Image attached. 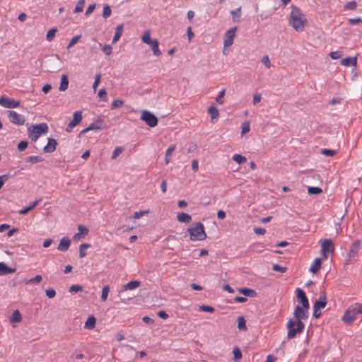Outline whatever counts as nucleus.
Masks as SVG:
<instances>
[{
    "instance_id": "f257e3e1",
    "label": "nucleus",
    "mask_w": 362,
    "mask_h": 362,
    "mask_svg": "<svg viewBox=\"0 0 362 362\" xmlns=\"http://www.w3.org/2000/svg\"><path fill=\"white\" fill-rule=\"evenodd\" d=\"M308 309L309 308H305L300 305L296 306L293 312V316L296 318V321L289 320L286 324L288 339L294 338L297 334H300L303 332L305 325L302 320L308 319Z\"/></svg>"
},
{
    "instance_id": "f03ea898",
    "label": "nucleus",
    "mask_w": 362,
    "mask_h": 362,
    "mask_svg": "<svg viewBox=\"0 0 362 362\" xmlns=\"http://www.w3.org/2000/svg\"><path fill=\"white\" fill-rule=\"evenodd\" d=\"M291 11L288 18V24L296 31L302 32L305 28L307 19L301 10L295 5L291 6Z\"/></svg>"
},
{
    "instance_id": "7ed1b4c3",
    "label": "nucleus",
    "mask_w": 362,
    "mask_h": 362,
    "mask_svg": "<svg viewBox=\"0 0 362 362\" xmlns=\"http://www.w3.org/2000/svg\"><path fill=\"white\" fill-rule=\"evenodd\" d=\"M189 239L192 241L204 240L206 238L204 226L201 222H194L187 229Z\"/></svg>"
},
{
    "instance_id": "20e7f679",
    "label": "nucleus",
    "mask_w": 362,
    "mask_h": 362,
    "mask_svg": "<svg viewBox=\"0 0 362 362\" xmlns=\"http://www.w3.org/2000/svg\"><path fill=\"white\" fill-rule=\"evenodd\" d=\"M358 314H362V306L361 303H356L345 311L341 320L345 324L349 325L352 324Z\"/></svg>"
},
{
    "instance_id": "39448f33",
    "label": "nucleus",
    "mask_w": 362,
    "mask_h": 362,
    "mask_svg": "<svg viewBox=\"0 0 362 362\" xmlns=\"http://www.w3.org/2000/svg\"><path fill=\"white\" fill-rule=\"evenodd\" d=\"M48 130V125L46 123L33 125L28 129L29 138L33 141H36L41 134H46Z\"/></svg>"
},
{
    "instance_id": "423d86ee",
    "label": "nucleus",
    "mask_w": 362,
    "mask_h": 362,
    "mask_svg": "<svg viewBox=\"0 0 362 362\" xmlns=\"http://www.w3.org/2000/svg\"><path fill=\"white\" fill-rule=\"evenodd\" d=\"M141 119L145 122L150 127H154L158 124V118L148 110L143 111L141 115Z\"/></svg>"
},
{
    "instance_id": "0eeeda50",
    "label": "nucleus",
    "mask_w": 362,
    "mask_h": 362,
    "mask_svg": "<svg viewBox=\"0 0 362 362\" xmlns=\"http://www.w3.org/2000/svg\"><path fill=\"white\" fill-rule=\"evenodd\" d=\"M8 118L11 122L16 125H23L25 123V117L21 114L17 113L16 111L9 110Z\"/></svg>"
},
{
    "instance_id": "6e6552de",
    "label": "nucleus",
    "mask_w": 362,
    "mask_h": 362,
    "mask_svg": "<svg viewBox=\"0 0 362 362\" xmlns=\"http://www.w3.org/2000/svg\"><path fill=\"white\" fill-rule=\"evenodd\" d=\"M0 105L6 108H15L20 105V101L1 96L0 98Z\"/></svg>"
},
{
    "instance_id": "1a4fd4ad",
    "label": "nucleus",
    "mask_w": 362,
    "mask_h": 362,
    "mask_svg": "<svg viewBox=\"0 0 362 362\" xmlns=\"http://www.w3.org/2000/svg\"><path fill=\"white\" fill-rule=\"evenodd\" d=\"M360 248V240H356L351 245L349 252L348 254L347 261L351 262L355 260Z\"/></svg>"
},
{
    "instance_id": "9d476101",
    "label": "nucleus",
    "mask_w": 362,
    "mask_h": 362,
    "mask_svg": "<svg viewBox=\"0 0 362 362\" xmlns=\"http://www.w3.org/2000/svg\"><path fill=\"white\" fill-rule=\"evenodd\" d=\"M334 251L332 241L330 239H325L321 244V252L324 258L327 257V254Z\"/></svg>"
},
{
    "instance_id": "9b49d317",
    "label": "nucleus",
    "mask_w": 362,
    "mask_h": 362,
    "mask_svg": "<svg viewBox=\"0 0 362 362\" xmlns=\"http://www.w3.org/2000/svg\"><path fill=\"white\" fill-rule=\"evenodd\" d=\"M296 293L297 298L299 300V302L302 304V306L304 307L305 308H309V301L303 290L300 288H297L296 290Z\"/></svg>"
},
{
    "instance_id": "f8f14e48",
    "label": "nucleus",
    "mask_w": 362,
    "mask_h": 362,
    "mask_svg": "<svg viewBox=\"0 0 362 362\" xmlns=\"http://www.w3.org/2000/svg\"><path fill=\"white\" fill-rule=\"evenodd\" d=\"M237 30V27H233L229 29L225 34L224 37V46L229 47L233 45V40L235 37V33Z\"/></svg>"
},
{
    "instance_id": "ddd939ff",
    "label": "nucleus",
    "mask_w": 362,
    "mask_h": 362,
    "mask_svg": "<svg viewBox=\"0 0 362 362\" xmlns=\"http://www.w3.org/2000/svg\"><path fill=\"white\" fill-rule=\"evenodd\" d=\"M57 145L56 139L48 138L47 144L44 147L43 151L45 153H52L56 150Z\"/></svg>"
},
{
    "instance_id": "4468645a",
    "label": "nucleus",
    "mask_w": 362,
    "mask_h": 362,
    "mask_svg": "<svg viewBox=\"0 0 362 362\" xmlns=\"http://www.w3.org/2000/svg\"><path fill=\"white\" fill-rule=\"evenodd\" d=\"M103 129V122L101 120H98L95 122L91 123L88 127L83 129L81 132V134H84L86 132H88L90 130H100Z\"/></svg>"
},
{
    "instance_id": "2eb2a0df",
    "label": "nucleus",
    "mask_w": 362,
    "mask_h": 362,
    "mask_svg": "<svg viewBox=\"0 0 362 362\" xmlns=\"http://www.w3.org/2000/svg\"><path fill=\"white\" fill-rule=\"evenodd\" d=\"M326 305H327V296H326V293L325 292L322 295H321L320 296L318 300H317L315 302L313 308L320 310V309L325 308Z\"/></svg>"
},
{
    "instance_id": "dca6fc26",
    "label": "nucleus",
    "mask_w": 362,
    "mask_h": 362,
    "mask_svg": "<svg viewBox=\"0 0 362 362\" xmlns=\"http://www.w3.org/2000/svg\"><path fill=\"white\" fill-rule=\"evenodd\" d=\"M42 201L41 199H39L37 200H35V202H30L29 205L26 207H24L23 209H21L18 211V214L21 215H25L27 214L30 211L33 209L35 207H36L40 202Z\"/></svg>"
},
{
    "instance_id": "f3484780",
    "label": "nucleus",
    "mask_w": 362,
    "mask_h": 362,
    "mask_svg": "<svg viewBox=\"0 0 362 362\" xmlns=\"http://www.w3.org/2000/svg\"><path fill=\"white\" fill-rule=\"evenodd\" d=\"M71 245V240L66 237H64L61 239L59 244L57 247L58 250L65 252L66 251Z\"/></svg>"
},
{
    "instance_id": "a211bd4d",
    "label": "nucleus",
    "mask_w": 362,
    "mask_h": 362,
    "mask_svg": "<svg viewBox=\"0 0 362 362\" xmlns=\"http://www.w3.org/2000/svg\"><path fill=\"white\" fill-rule=\"evenodd\" d=\"M15 272V268L8 267L4 262H0V276L12 274Z\"/></svg>"
},
{
    "instance_id": "6ab92c4d",
    "label": "nucleus",
    "mask_w": 362,
    "mask_h": 362,
    "mask_svg": "<svg viewBox=\"0 0 362 362\" xmlns=\"http://www.w3.org/2000/svg\"><path fill=\"white\" fill-rule=\"evenodd\" d=\"M357 64V58L356 57H348L344 59H343L341 61V64L345 66H350L351 65H353L354 66H356Z\"/></svg>"
},
{
    "instance_id": "aec40b11",
    "label": "nucleus",
    "mask_w": 362,
    "mask_h": 362,
    "mask_svg": "<svg viewBox=\"0 0 362 362\" xmlns=\"http://www.w3.org/2000/svg\"><path fill=\"white\" fill-rule=\"evenodd\" d=\"M123 29H124L123 24H119L116 27L115 36L113 37V39L112 40V42L113 44L117 42L119 40L120 37L122 35Z\"/></svg>"
},
{
    "instance_id": "412c9836",
    "label": "nucleus",
    "mask_w": 362,
    "mask_h": 362,
    "mask_svg": "<svg viewBox=\"0 0 362 362\" xmlns=\"http://www.w3.org/2000/svg\"><path fill=\"white\" fill-rule=\"evenodd\" d=\"M238 292L245 296L251 298L255 297L257 296V292L255 290L248 288H240L238 289Z\"/></svg>"
},
{
    "instance_id": "4be33fe9",
    "label": "nucleus",
    "mask_w": 362,
    "mask_h": 362,
    "mask_svg": "<svg viewBox=\"0 0 362 362\" xmlns=\"http://www.w3.org/2000/svg\"><path fill=\"white\" fill-rule=\"evenodd\" d=\"M177 221L180 223H189L192 221V217L188 214L185 212L178 213L177 215Z\"/></svg>"
},
{
    "instance_id": "5701e85b",
    "label": "nucleus",
    "mask_w": 362,
    "mask_h": 362,
    "mask_svg": "<svg viewBox=\"0 0 362 362\" xmlns=\"http://www.w3.org/2000/svg\"><path fill=\"white\" fill-rule=\"evenodd\" d=\"M95 317L93 315H90L84 324V328L88 329H92L95 327Z\"/></svg>"
},
{
    "instance_id": "b1692460",
    "label": "nucleus",
    "mask_w": 362,
    "mask_h": 362,
    "mask_svg": "<svg viewBox=\"0 0 362 362\" xmlns=\"http://www.w3.org/2000/svg\"><path fill=\"white\" fill-rule=\"evenodd\" d=\"M68 86H69L68 76L66 74H63L61 78L60 86H59V89L60 91H65L68 88Z\"/></svg>"
},
{
    "instance_id": "393cba45",
    "label": "nucleus",
    "mask_w": 362,
    "mask_h": 362,
    "mask_svg": "<svg viewBox=\"0 0 362 362\" xmlns=\"http://www.w3.org/2000/svg\"><path fill=\"white\" fill-rule=\"evenodd\" d=\"M320 267L321 259L320 258H316L310 267L309 271L313 274H315L319 271Z\"/></svg>"
},
{
    "instance_id": "a878e982",
    "label": "nucleus",
    "mask_w": 362,
    "mask_h": 362,
    "mask_svg": "<svg viewBox=\"0 0 362 362\" xmlns=\"http://www.w3.org/2000/svg\"><path fill=\"white\" fill-rule=\"evenodd\" d=\"M149 45L151 46L152 51L155 56L158 57L161 54V52L159 49V42L158 40L154 39L153 41Z\"/></svg>"
},
{
    "instance_id": "bb28decb",
    "label": "nucleus",
    "mask_w": 362,
    "mask_h": 362,
    "mask_svg": "<svg viewBox=\"0 0 362 362\" xmlns=\"http://www.w3.org/2000/svg\"><path fill=\"white\" fill-rule=\"evenodd\" d=\"M141 282L138 280L131 281L124 286V290H133L139 287Z\"/></svg>"
},
{
    "instance_id": "cd10ccee",
    "label": "nucleus",
    "mask_w": 362,
    "mask_h": 362,
    "mask_svg": "<svg viewBox=\"0 0 362 362\" xmlns=\"http://www.w3.org/2000/svg\"><path fill=\"white\" fill-rule=\"evenodd\" d=\"M211 120L217 119L219 116L218 110L215 106H210L207 110Z\"/></svg>"
},
{
    "instance_id": "c85d7f7f",
    "label": "nucleus",
    "mask_w": 362,
    "mask_h": 362,
    "mask_svg": "<svg viewBox=\"0 0 362 362\" xmlns=\"http://www.w3.org/2000/svg\"><path fill=\"white\" fill-rule=\"evenodd\" d=\"M82 120V112L81 110H78L74 112L73 119L71 122L75 124H78Z\"/></svg>"
},
{
    "instance_id": "c756f323",
    "label": "nucleus",
    "mask_w": 362,
    "mask_h": 362,
    "mask_svg": "<svg viewBox=\"0 0 362 362\" xmlns=\"http://www.w3.org/2000/svg\"><path fill=\"white\" fill-rule=\"evenodd\" d=\"M22 320L21 315L19 310H16L13 312L12 315L10 317L11 322H19Z\"/></svg>"
},
{
    "instance_id": "7c9ffc66",
    "label": "nucleus",
    "mask_w": 362,
    "mask_h": 362,
    "mask_svg": "<svg viewBox=\"0 0 362 362\" xmlns=\"http://www.w3.org/2000/svg\"><path fill=\"white\" fill-rule=\"evenodd\" d=\"M141 41L147 45H150L153 41V40H151V38L150 30H147L144 33V35L141 37Z\"/></svg>"
},
{
    "instance_id": "2f4dec72",
    "label": "nucleus",
    "mask_w": 362,
    "mask_h": 362,
    "mask_svg": "<svg viewBox=\"0 0 362 362\" xmlns=\"http://www.w3.org/2000/svg\"><path fill=\"white\" fill-rule=\"evenodd\" d=\"M175 145H171L168 148L165 156V161L166 164L169 163L171 154L175 150Z\"/></svg>"
},
{
    "instance_id": "473e14b6",
    "label": "nucleus",
    "mask_w": 362,
    "mask_h": 362,
    "mask_svg": "<svg viewBox=\"0 0 362 362\" xmlns=\"http://www.w3.org/2000/svg\"><path fill=\"white\" fill-rule=\"evenodd\" d=\"M238 327L240 330H242V331L247 330L246 321H245L244 317H243V316L238 317Z\"/></svg>"
},
{
    "instance_id": "72a5a7b5",
    "label": "nucleus",
    "mask_w": 362,
    "mask_h": 362,
    "mask_svg": "<svg viewBox=\"0 0 362 362\" xmlns=\"http://www.w3.org/2000/svg\"><path fill=\"white\" fill-rule=\"evenodd\" d=\"M43 158L38 156H31L26 158L25 161L32 163H36L43 161Z\"/></svg>"
},
{
    "instance_id": "f704fd0d",
    "label": "nucleus",
    "mask_w": 362,
    "mask_h": 362,
    "mask_svg": "<svg viewBox=\"0 0 362 362\" xmlns=\"http://www.w3.org/2000/svg\"><path fill=\"white\" fill-rule=\"evenodd\" d=\"M90 247V244L88 243H82L79 246V257L81 258L86 256V252H85V249L89 248Z\"/></svg>"
},
{
    "instance_id": "c9c22d12",
    "label": "nucleus",
    "mask_w": 362,
    "mask_h": 362,
    "mask_svg": "<svg viewBox=\"0 0 362 362\" xmlns=\"http://www.w3.org/2000/svg\"><path fill=\"white\" fill-rule=\"evenodd\" d=\"M57 32V29L55 28L49 29L46 35L47 40L51 42L54 39Z\"/></svg>"
},
{
    "instance_id": "e433bc0d",
    "label": "nucleus",
    "mask_w": 362,
    "mask_h": 362,
    "mask_svg": "<svg viewBox=\"0 0 362 362\" xmlns=\"http://www.w3.org/2000/svg\"><path fill=\"white\" fill-rule=\"evenodd\" d=\"M232 159L238 164H243L246 161V158L240 154H234Z\"/></svg>"
},
{
    "instance_id": "4c0bfd02",
    "label": "nucleus",
    "mask_w": 362,
    "mask_h": 362,
    "mask_svg": "<svg viewBox=\"0 0 362 362\" xmlns=\"http://www.w3.org/2000/svg\"><path fill=\"white\" fill-rule=\"evenodd\" d=\"M41 275H36L35 277L25 281V284H38L42 281Z\"/></svg>"
},
{
    "instance_id": "58836bf2",
    "label": "nucleus",
    "mask_w": 362,
    "mask_h": 362,
    "mask_svg": "<svg viewBox=\"0 0 362 362\" xmlns=\"http://www.w3.org/2000/svg\"><path fill=\"white\" fill-rule=\"evenodd\" d=\"M309 194H320L322 192V189L318 187H309L308 189Z\"/></svg>"
},
{
    "instance_id": "ea45409f",
    "label": "nucleus",
    "mask_w": 362,
    "mask_h": 362,
    "mask_svg": "<svg viewBox=\"0 0 362 362\" xmlns=\"http://www.w3.org/2000/svg\"><path fill=\"white\" fill-rule=\"evenodd\" d=\"M124 105V100L120 99L114 100L111 103V109H117L121 107Z\"/></svg>"
},
{
    "instance_id": "a19ab883",
    "label": "nucleus",
    "mask_w": 362,
    "mask_h": 362,
    "mask_svg": "<svg viewBox=\"0 0 362 362\" xmlns=\"http://www.w3.org/2000/svg\"><path fill=\"white\" fill-rule=\"evenodd\" d=\"M83 291V286H80V285H77V284H74L72 286H71L69 288V291L74 294V293H76L78 291Z\"/></svg>"
},
{
    "instance_id": "79ce46f5",
    "label": "nucleus",
    "mask_w": 362,
    "mask_h": 362,
    "mask_svg": "<svg viewBox=\"0 0 362 362\" xmlns=\"http://www.w3.org/2000/svg\"><path fill=\"white\" fill-rule=\"evenodd\" d=\"M84 4H85L84 0H79L76 4V6L74 8V13L81 12L83 9Z\"/></svg>"
},
{
    "instance_id": "37998d69",
    "label": "nucleus",
    "mask_w": 362,
    "mask_h": 362,
    "mask_svg": "<svg viewBox=\"0 0 362 362\" xmlns=\"http://www.w3.org/2000/svg\"><path fill=\"white\" fill-rule=\"evenodd\" d=\"M109 291H110L109 286L107 285L103 288L102 294H101V300L102 301H105L107 300Z\"/></svg>"
},
{
    "instance_id": "c03bdc74",
    "label": "nucleus",
    "mask_w": 362,
    "mask_h": 362,
    "mask_svg": "<svg viewBox=\"0 0 362 362\" xmlns=\"http://www.w3.org/2000/svg\"><path fill=\"white\" fill-rule=\"evenodd\" d=\"M225 95V89H222L218 96L216 98V102L220 105H222L224 103V100H223V97Z\"/></svg>"
},
{
    "instance_id": "a18cd8bd",
    "label": "nucleus",
    "mask_w": 362,
    "mask_h": 362,
    "mask_svg": "<svg viewBox=\"0 0 362 362\" xmlns=\"http://www.w3.org/2000/svg\"><path fill=\"white\" fill-rule=\"evenodd\" d=\"M321 153L325 156H333L334 155H335L337 153V151L332 150V149L324 148V149H322Z\"/></svg>"
},
{
    "instance_id": "49530a36",
    "label": "nucleus",
    "mask_w": 362,
    "mask_h": 362,
    "mask_svg": "<svg viewBox=\"0 0 362 362\" xmlns=\"http://www.w3.org/2000/svg\"><path fill=\"white\" fill-rule=\"evenodd\" d=\"M357 7V4L355 1H351L346 4L344 8L346 10H355Z\"/></svg>"
},
{
    "instance_id": "de8ad7c7",
    "label": "nucleus",
    "mask_w": 362,
    "mask_h": 362,
    "mask_svg": "<svg viewBox=\"0 0 362 362\" xmlns=\"http://www.w3.org/2000/svg\"><path fill=\"white\" fill-rule=\"evenodd\" d=\"M273 271L279 272L281 273H284L287 271V268L285 267H282L279 264H275L272 266Z\"/></svg>"
},
{
    "instance_id": "09e8293b",
    "label": "nucleus",
    "mask_w": 362,
    "mask_h": 362,
    "mask_svg": "<svg viewBox=\"0 0 362 362\" xmlns=\"http://www.w3.org/2000/svg\"><path fill=\"white\" fill-rule=\"evenodd\" d=\"M81 37V35H80L73 37L67 45V49L71 48L75 44H76Z\"/></svg>"
},
{
    "instance_id": "8fccbe9b",
    "label": "nucleus",
    "mask_w": 362,
    "mask_h": 362,
    "mask_svg": "<svg viewBox=\"0 0 362 362\" xmlns=\"http://www.w3.org/2000/svg\"><path fill=\"white\" fill-rule=\"evenodd\" d=\"M111 15V8L107 4L103 7V16L104 18H107Z\"/></svg>"
},
{
    "instance_id": "3c124183",
    "label": "nucleus",
    "mask_w": 362,
    "mask_h": 362,
    "mask_svg": "<svg viewBox=\"0 0 362 362\" xmlns=\"http://www.w3.org/2000/svg\"><path fill=\"white\" fill-rule=\"evenodd\" d=\"M343 55L341 51H334L329 53V56L332 59H338Z\"/></svg>"
},
{
    "instance_id": "603ef678",
    "label": "nucleus",
    "mask_w": 362,
    "mask_h": 362,
    "mask_svg": "<svg viewBox=\"0 0 362 362\" xmlns=\"http://www.w3.org/2000/svg\"><path fill=\"white\" fill-rule=\"evenodd\" d=\"M78 233L81 234L82 236L87 235L88 233V228L83 225H79L78 226Z\"/></svg>"
},
{
    "instance_id": "864d4df0",
    "label": "nucleus",
    "mask_w": 362,
    "mask_h": 362,
    "mask_svg": "<svg viewBox=\"0 0 362 362\" xmlns=\"http://www.w3.org/2000/svg\"><path fill=\"white\" fill-rule=\"evenodd\" d=\"M250 127L248 122H245L242 124V134H245L250 132Z\"/></svg>"
},
{
    "instance_id": "5fc2aeb1",
    "label": "nucleus",
    "mask_w": 362,
    "mask_h": 362,
    "mask_svg": "<svg viewBox=\"0 0 362 362\" xmlns=\"http://www.w3.org/2000/svg\"><path fill=\"white\" fill-rule=\"evenodd\" d=\"M28 142L27 141H21L18 144V149L20 151H23L28 147Z\"/></svg>"
},
{
    "instance_id": "6e6d98bb",
    "label": "nucleus",
    "mask_w": 362,
    "mask_h": 362,
    "mask_svg": "<svg viewBox=\"0 0 362 362\" xmlns=\"http://www.w3.org/2000/svg\"><path fill=\"white\" fill-rule=\"evenodd\" d=\"M122 151V148L121 147H116L115 150L112 152L111 158L115 159Z\"/></svg>"
},
{
    "instance_id": "4d7b16f0",
    "label": "nucleus",
    "mask_w": 362,
    "mask_h": 362,
    "mask_svg": "<svg viewBox=\"0 0 362 362\" xmlns=\"http://www.w3.org/2000/svg\"><path fill=\"white\" fill-rule=\"evenodd\" d=\"M199 310L203 312L213 313L214 308L210 305H202L199 307Z\"/></svg>"
},
{
    "instance_id": "13d9d810",
    "label": "nucleus",
    "mask_w": 362,
    "mask_h": 362,
    "mask_svg": "<svg viewBox=\"0 0 362 362\" xmlns=\"http://www.w3.org/2000/svg\"><path fill=\"white\" fill-rule=\"evenodd\" d=\"M262 63L267 67V68H270L271 67V62H270V60H269V58L267 55L266 56H264L262 59Z\"/></svg>"
},
{
    "instance_id": "bf43d9fd",
    "label": "nucleus",
    "mask_w": 362,
    "mask_h": 362,
    "mask_svg": "<svg viewBox=\"0 0 362 362\" xmlns=\"http://www.w3.org/2000/svg\"><path fill=\"white\" fill-rule=\"evenodd\" d=\"M102 49L106 55H110L112 53V47L109 45H105L103 46Z\"/></svg>"
},
{
    "instance_id": "052dcab7",
    "label": "nucleus",
    "mask_w": 362,
    "mask_h": 362,
    "mask_svg": "<svg viewBox=\"0 0 362 362\" xmlns=\"http://www.w3.org/2000/svg\"><path fill=\"white\" fill-rule=\"evenodd\" d=\"M101 76L100 74H96L95 77V81L93 84V88L94 90H96L97 87L98 86L100 82Z\"/></svg>"
},
{
    "instance_id": "680f3d73",
    "label": "nucleus",
    "mask_w": 362,
    "mask_h": 362,
    "mask_svg": "<svg viewBox=\"0 0 362 362\" xmlns=\"http://www.w3.org/2000/svg\"><path fill=\"white\" fill-rule=\"evenodd\" d=\"M9 177L10 175L7 174L0 176V189H1L4 183L8 180Z\"/></svg>"
},
{
    "instance_id": "e2e57ef3",
    "label": "nucleus",
    "mask_w": 362,
    "mask_h": 362,
    "mask_svg": "<svg viewBox=\"0 0 362 362\" xmlns=\"http://www.w3.org/2000/svg\"><path fill=\"white\" fill-rule=\"evenodd\" d=\"M233 353L235 359H240L242 357L241 351L238 347H235L233 349Z\"/></svg>"
},
{
    "instance_id": "0e129e2a",
    "label": "nucleus",
    "mask_w": 362,
    "mask_h": 362,
    "mask_svg": "<svg viewBox=\"0 0 362 362\" xmlns=\"http://www.w3.org/2000/svg\"><path fill=\"white\" fill-rule=\"evenodd\" d=\"M45 292L49 298H53L56 296V291L53 288H48Z\"/></svg>"
},
{
    "instance_id": "69168bd1",
    "label": "nucleus",
    "mask_w": 362,
    "mask_h": 362,
    "mask_svg": "<svg viewBox=\"0 0 362 362\" xmlns=\"http://www.w3.org/2000/svg\"><path fill=\"white\" fill-rule=\"evenodd\" d=\"M348 22L350 25H355L358 23H362V18H349Z\"/></svg>"
},
{
    "instance_id": "338daca9",
    "label": "nucleus",
    "mask_w": 362,
    "mask_h": 362,
    "mask_svg": "<svg viewBox=\"0 0 362 362\" xmlns=\"http://www.w3.org/2000/svg\"><path fill=\"white\" fill-rule=\"evenodd\" d=\"M240 11H241V8L239 7L235 10H232L230 11V14L232 15V16L233 18H235V17L240 18Z\"/></svg>"
},
{
    "instance_id": "774afa93",
    "label": "nucleus",
    "mask_w": 362,
    "mask_h": 362,
    "mask_svg": "<svg viewBox=\"0 0 362 362\" xmlns=\"http://www.w3.org/2000/svg\"><path fill=\"white\" fill-rule=\"evenodd\" d=\"M254 232L257 235H264L266 233V229L259 227H255L254 228Z\"/></svg>"
}]
</instances>
